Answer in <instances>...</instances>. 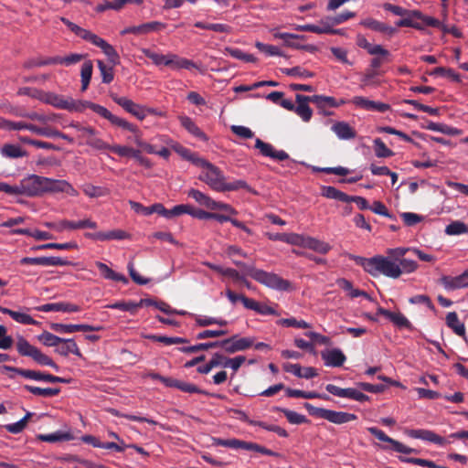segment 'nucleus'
I'll use <instances>...</instances> for the list:
<instances>
[{"instance_id":"40","label":"nucleus","mask_w":468,"mask_h":468,"mask_svg":"<svg viewBox=\"0 0 468 468\" xmlns=\"http://www.w3.org/2000/svg\"><path fill=\"white\" fill-rule=\"evenodd\" d=\"M95 265L99 269L101 275L104 279L115 281V282H122L123 283L128 282V280L124 275L115 272L113 270H112L110 267H108L105 263H102L101 261H96Z\"/></svg>"},{"instance_id":"35","label":"nucleus","mask_w":468,"mask_h":468,"mask_svg":"<svg viewBox=\"0 0 468 468\" xmlns=\"http://www.w3.org/2000/svg\"><path fill=\"white\" fill-rule=\"evenodd\" d=\"M167 67H170L172 69H197V65L190 59L181 58L176 54H168V64Z\"/></svg>"},{"instance_id":"31","label":"nucleus","mask_w":468,"mask_h":468,"mask_svg":"<svg viewBox=\"0 0 468 468\" xmlns=\"http://www.w3.org/2000/svg\"><path fill=\"white\" fill-rule=\"evenodd\" d=\"M356 44L358 47L366 49L370 55H381L382 57H388L390 55L389 51L381 45L370 44L362 35L357 36Z\"/></svg>"},{"instance_id":"24","label":"nucleus","mask_w":468,"mask_h":468,"mask_svg":"<svg viewBox=\"0 0 468 468\" xmlns=\"http://www.w3.org/2000/svg\"><path fill=\"white\" fill-rule=\"evenodd\" d=\"M85 237L87 239H90L93 240L105 241V240H112V239H117V240L125 239H128L130 237V235L127 232H125L124 230L113 229V230H110L107 232L99 231V232H95V233H85Z\"/></svg>"},{"instance_id":"4","label":"nucleus","mask_w":468,"mask_h":468,"mask_svg":"<svg viewBox=\"0 0 468 468\" xmlns=\"http://www.w3.org/2000/svg\"><path fill=\"white\" fill-rule=\"evenodd\" d=\"M80 105H79L80 111L77 112H82L85 109H90L92 112L101 116L102 118L108 120L112 124L121 127L124 130H127L132 133H137L138 128L136 125L127 122L126 120L120 118L114 114H112L108 109L100 104L89 101H80Z\"/></svg>"},{"instance_id":"16","label":"nucleus","mask_w":468,"mask_h":468,"mask_svg":"<svg viewBox=\"0 0 468 468\" xmlns=\"http://www.w3.org/2000/svg\"><path fill=\"white\" fill-rule=\"evenodd\" d=\"M405 433L413 439H420L439 446H444L450 441L431 430L418 429V430H406Z\"/></svg>"},{"instance_id":"27","label":"nucleus","mask_w":468,"mask_h":468,"mask_svg":"<svg viewBox=\"0 0 468 468\" xmlns=\"http://www.w3.org/2000/svg\"><path fill=\"white\" fill-rule=\"evenodd\" d=\"M179 122L189 133L200 141L207 142L208 140L206 133L196 124V122L186 115L178 117Z\"/></svg>"},{"instance_id":"29","label":"nucleus","mask_w":468,"mask_h":468,"mask_svg":"<svg viewBox=\"0 0 468 468\" xmlns=\"http://www.w3.org/2000/svg\"><path fill=\"white\" fill-rule=\"evenodd\" d=\"M5 369L7 371H12L17 375L24 377L25 378L33 379L37 381H46L48 382V373H44L40 371H35L30 369H24L20 367H8L5 366Z\"/></svg>"},{"instance_id":"13","label":"nucleus","mask_w":468,"mask_h":468,"mask_svg":"<svg viewBox=\"0 0 468 468\" xmlns=\"http://www.w3.org/2000/svg\"><path fill=\"white\" fill-rule=\"evenodd\" d=\"M325 389L327 392L336 397L347 398L358 402L369 400V397L367 395L354 388H342L334 384H327L325 386Z\"/></svg>"},{"instance_id":"48","label":"nucleus","mask_w":468,"mask_h":468,"mask_svg":"<svg viewBox=\"0 0 468 468\" xmlns=\"http://www.w3.org/2000/svg\"><path fill=\"white\" fill-rule=\"evenodd\" d=\"M24 388L36 396L45 398L58 396L60 393V388H39L25 385Z\"/></svg>"},{"instance_id":"11","label":"nucleus","mask_w":468,"mask_h":468,"mask_svg":"<svg viewBox=\"0 0 468 468\" xmlns=\"http://www.w3.org/2000/svg\"><path fill=\"white\" fill-rule=\"evenodd\" d=\"M98 130L90 125H87V128L82 130V133L77 135V138L80 144H85L96 150H107L110 144L98 137Z\"/></svg>"},{"instance_id":"53","label":"nucleus","mask_w":468,"mask_h":468,"mask_svg":"<svg viewBox=\"0 0 468 468\" xmlns=\"http://www.w3.org/2000/svg\"><path fill=\"white\" fill-rule=\"evenodd\" d=\"M3 314L10 315L16 322L22 324L34 325V324H37V322L36 320H34L30 315L24 314V313H20V312H16V311L8 309V310H3Z\"/></svg>"},{"instance_id":"39","label":"nucleus","mask_w":468,"mask_h":468,"mask_svg":"<svg viewBox=\"0 0 468 468\" xmlns=\"http://www.w3.org/2000/svg\"><path fill=\"white\" fill-rule=\"evenodd\" d=\"M56 352L58 353L60 356H68L69 354H73L77 356H81L80 350L74 341V339L64 338V341L58 345V346L56 348Z\"/></svg>"},{"instance_id":"14","label":"nucleus","mask_w":468,"mask_h":468,"mask_svg":"<svg viewBox=\"0 0 468 468\" xmlns=\"http://www.w3.org/2000/svg\"><path fill=\"white\" fill-rule=\"evenodd\" d=\"M21 266L36 265V266H68L70 262L60 257H24L19 262Z\"/></svg>"},{"instance_id":"3","label":"nucleus","mask_w":468,"mask_h":468,"mask_svg":"<svg viewBox=\"0 0 468 468\" xmlns=\"http://www.w3.org/2000/svg\"><path fill=\"white\" fill-rule=\"evenodd\" d=\"M197 165L203 168L199 180L206 183L212 190L224 192L226 176L223 172L215 165L204 160H197Z\"/></svg>"},{"instance_id":"59","label":"nucleus","mask_w":468,"mask_h":468,"mask_svg":"<svg viewBox=\"0 0 468 468\" xmlns=\"http://www.w3.org/2000/svg\"><path fill=\"white\" fill-rule=\"evenodd\" d=\"M216 347H218V341L200 343V344H197L195 346H184V347L178 348V350L183 353H196L198 351L208 350V349L216 348Z\"/></svg>"},{"instance_id":"25","label":"nucleus","mask_w":468,"mask_h":468,"mask_svg":"<svg viewBox=\"0 0 468 468\" xmlns=\"http://www.w3.org/2000/svg\"><path fill=\"white\" fill-rule=\"evenodd\" d=\"M55 108L67 110L69 112H76L80 111L79 105H80V101H76L69 97H64L62 95H58L54 93L50 104Z\"/></svg>"},{"instance_id":"32","label":"nucleus","mask_w":468,"mask_h":468,"mask_svg":"<svg viewBox=\"0 0 468 468\" xmlns=\"http://www.w3.org/2000/svg\"><path fill=\"white\" fill-rule=\"evenodd\" d=\"M60 228H58V231H62L65 229H97L98 225L95 221L90 218H85L79 221L62 220L60 221Z\"/></svg>"},{"instance_id":"10","label":"nucleus","mask_w":468,"mask_h":468,"mask_svg":"<svg viewBox=\"0 0 468 468\" xmlns=\"http://www.w3.org/2000/svg\"><path fill=\"white\" fill-rule=\"evenodd\" d=\"M111 99L119 106H121L124 111L131 113L137 119L143 121L147 113H152L153 110L145 108L140 104L135 103L132 100L127 97L119 96L116 93L112 92L110 94Z\"/></svg>"},{"instance_id":"20","label":"nucleus","mask_w":468,"mask_h":468,"mask_svg":"<svg viewBox=\"0 0 468 468\" xmlns=\"http://www.w3.org/2000/svg\"><path fill=\"white\" fill-rule=\"evenodd\" d=\"M378 314L384 315L386 318H388L390 322H392L397 327L399 328H406L410 331L413 330V325L410 322V320L401 313L398 312H391L389 310H387L383 307H379L378 309Z\"/></svg>"},{"instance_id":"49","label":"nucleus","mask_w":468,"mask_h":468,"mask_svg":"<svg viewBox=\"0 0 468 468\" xmlns=\"http://www.w3.org/2000/svg\"><path fill=\"white\" fill-rule=\"evenodd\" d=\"M187 196L193 199H195L196 202H197L199 205L206 207L207 208L211 210L212 205H214V199H212L209 196L204 194L203 192L197 190V189H190L187 192Z\"/></svg>"},{"instance_id":"44","label":"nucleus","mask_w":468,"mask_h":468,"mask_svg":"<svg viewBox=\"0 0 468 468\" xmlns=\"http://www.w3.org/2000/svg\"><path fill=\"white\" fill-rule=\"evenodd\" d=\"M165 25L159 21H151L139 26H134L135 35H146L164 29Z\"/></svg>"},{"instance_id":"62","label":"nucleus","mask_w":468,"mask_h":468,"mask_svg":"<svg viewBox=\"0 0 468 468\" xmlns=\"http://www.w3.org/2000/svg\"><path fill=\"white\" fill-rule=\"evenodd\" d=\"M107 307L110 308V309H118V310L129 312L132 314H134L136 313L137 309H138L137 303L132 302V301H129V302H124V301L116 302V303L109 304Z\"/></svg>"},{"instance_id":"41","label":"nucleus","mask_w":468,"mask_h":468,"mask_svg":"<svg viewBox=\"0 0 468 468\" xmlns=\"http://www.w3.org/2000/svg\"><path fill=\"white\" fill-rule=\"evenodd\" d=\"M415 12L418 13L419 16H411L410 14H406V16H402L401 19L396 22V26L399 27H413L419 30L422 29V25L415 22V19L420 20V17H423V14L419 10H415Z\"/></svg>"},{"instance_id":"38","label":"nucleus","mask_w":468,"mask_h":468,"mask_svg":"<svg viewBox=\"0 0 468 468\" xmlns=\"http://www.w3.org/2000/svg\"><path fill=\"white\" fill-rule=\"evenodd\" d=\"M0 153L2 156L10 159H16L27 156V152L24 150L20 145L12 144H5L1 147Z\"/></svg>"},{"instance_id":"28","label":"nucleus","mask_w":468,"mask_h":468,"mask_svg":"<svg viewBox=\"0 0 468 468\" xmlns=\"http://www.w3.org/2000/svg\"><path fill=\"white\" fill-rule=\"evenodd\" d=\"M441 283L447 290H455L460 288H464L468 286V271H465L459 276L451 277V276H442Z\"/></svg>"},{"instance_id":"63","label":"nucleus","mask_w":468,"mask_h":468,"mask_svg":"<svg viewBox=\"0 0 468 468\" xmlns=\"http://www.w3.org/2000/svg\"><path fill=\"white\" fill-rule=\"evenodd\" d=\"M282 73L288 76L299 77L301 79H308L314 76V74L300 66H296L290 69H282Z\"/></svg>"},{"instance_id":"60","label":"nucleus","mask_w":468,"mask_h":468,"mask_svg":"<svg viewBox=\"0 0 468 468\" xmlns=\"http://www.w3.org/2000/svg\"><path fill=\"white\" fill-rule=\"evenodd\" d=\"M374 150L376 156L378 158H387L394 155V153L386 146L380 138L374 140Z\"/></svg>"},{"instance_id":"26","label":"nucleus","mask_w":468,"mask_h":468,"mask_svg":"<svg viewBox=\"0 0 468 468\" xmlns=\"http://www.w3.org/2000/svg\"><path fill=\"white\" fill-rule=\"evenodd\" d=\"M40 312H63V313H76L80 311L79 305L67 303V302H59V303H46L36 308Z\"/></svg>"},{"instance_id":"64","label":"nucleus","mask_w":468,"mask_h":468,"mask_svg":"<svg viewBox=\"0 0 468 468\" xmlns=\"http://www.w3.org/2000/svg\"><path fill=\"white\" fill-rule=\"evenodd\" d=\"M97 64L101 75L102 82L111 83L114 78L112 68L105 65L102 60H97Z\"/></svg>"},{"instance_id":"8","label":"nucleus","mask_w":468,"mask_h":468,"mask_svg":"<svg viewBox=\"0 0 468 468\" xmlns=\"http://www.w3.org/2000/svg\"><path fill=\"white\" fill-rule=\"evenodd\" d=\"M367 430L369 433H371L380 441L388 443L387 445H379V447L384 451L392 450L396 452L404 454L419 453L418 450L408 447L401 443L400 441L392 439L391 437L388 436L383 431L378 429L377 427H368L367 428Z\"/></svg>"},{"instance_id":"57","label":"nucleus","mask_w":468,"mask_h":468,"mask_svg":"<svg viewBox=\"0 0 468 468\" xmlns=\"http://www.w3.org/2000/svg\"><path fill=\"white\" fill-rule=\"evenodd\" d=\"M39 342H41L46 346H55L56 348L58 346L64 338L58 337L48 331H44L41 335L37 336Z\"/></svg>"},{"instance_id":"17","label":"nucleus","mask_w":468,"mask_h":468,"mask_svg":"<svg viewBox=\"0 0 468 468\" xmlns=\"http://www.w3.org/2000/svg\"><path fill=\"white\" fill-rule=\"evenodd\" d=\"M45 193H67L71 197L78 195L74 187L66 180L48 177H45L44 194Z\"/></svg>"},{"instance_id":"36","label":"nucleus","mask_w":468,"mask_h":468,"mask_svg":"<svg viewBox=\"0 0 468 468\" xmlns=\"http://www.w3.org/2000/svg\"><path fill=\"white\" fill-rule=\"evenodd\" d=\"M244 307L249 310H253L262 315H277L275 309L272 307L261 303L253 299H244Z\"/></svg>"},{"instance_id":"61","label":"nucleus","mask_w":468,"mask_h":468,"mask_svg":"<svg viewBox=\"0 0 468 468\" xmlns=\"http://www.w3.org/2000/svg\"><path fill=\"white\" fill-rule=\"evenodd\" d=\"M119 156L122 157H133L134 158L135 154L133 153H139V150L133 149L130 146H124L120 144L115 145H110V147L107 149Z\"/></svg>"},{"instance_id":"37","label":"nucleus","mask_w":468,"mask_h":468,"mask_svg":"<svg viewBox=\"0 0 468 468\" xmlns=\"http://www.w3.org/2000/svg\"><path fill=\"white\" fill-rule=\"evenodd\" d=\"M74 437L69 431H58L50 434H37V440L50 443L58 441H68L73 440Z\"/></svg>"},{"instance_id":"58","label":"nucleus","mask_w":468,"mask_h":468,"mask_svg":"<svg viewBox=\"0 0 468 468\" xmlns=\"http://www.w3.org/2000/svg\"><path fill=\"white\" fill-rule=\"evenodd\" d=\"M142 52L146 58H150L153 61V63L156 66H167L168 64V55L159 54L149 48H143Z\"/></svg>"},{"instance_id":"18","label":"nucleus","mask_w":468,"mask_h":468,"mask_svg":"<svg viewBox=\"0 0 468 468\" xmlns=\"http://www.w3.org/2000/svg\"><path fill=\"white\" fill-rule=\"evenodd\" d=\"M50 329L59 334H71L75 332H98L103 329L102 326L90 324H64L58 323L50 324Z\"/></svg>"},{"instance_id":"34","label":"nucleus","mask_w":468,"mask_h":468,"mask_svg":"<svg viewBox=\"0 0 468 468\" xmlns=\"http://www.w3.org/2000/svg\"><path fill=\"white\" fill-rule=\"evenodd\" d=\"M332 131L341 140H350L356 136V131L346 122H337L332 126Z\"/></svg>"},{"instance_id":"43","label":"nucleus","mask_w":468,"mask_h":468,"mask_svg":"<svg viewBox=\"0 0 468 468\" xmlns=\"http://www.w3.org/2000/svg\"><path fill=\"white\" fill-rule=\"evenodd\" d=\"M93 72V63L91 60H86L81 65L80 69V81H81V91H85L90 82Z\"/></svg>"},{"instance_id":"7","label":"nucleus","mask_w":468,"mask_h":468,"mask_svg":"<svg viewBox=\"0 0 468 468\" xmlns=\"http://www.w3.org/2000/svg\"><path fill=\"white\" fill-rule=\"evenodd\" d=\"M213 445L216 446H223L231 449H243L247 451H254L264 455L268 456H280V453L273 452L264 446H261L255 442L241 441L239 439H221V438H213Z\"/></svg>"},{"instance_id":"1","label":"nucleus","mask_w":468,"mask_h":468,"mask_svg":"<svg viewBox=\"0 0 468 468\" xmlns=\"http://www.w3.org/2000/svg\"><path fill=\"white\" fill-rule=\"evenodd\" d=\"M348 258L373 277L384 275L388 278L398 279L402 274V270L398 265L397 260L388 254L386 257L377 255L372 258L348 254Z\"/></svg>"},{"instance_id":"12","label":"nucleus","mask_w":468,"mask_h":468,"mask_svg":"<svg viewBox=\"0 0 468 468\" xmlns=\"http://www.w3.org/2000/svg\"><path fill=\"white\" fill-rule=\"evenodd\" d=\"M409 251H410V248L402 247L388 249L387 251V254L397 260L398 265H399L400 270H402V273L413 272L418 268V263L415 261L404 258V255Z\"/></svg>"},{"instance_id":"2","label":"nucleus","mask_w":468,"mask_h":468,"mask_svg":"<svg viewBox=\"0 0 468 468\" xmlns=\"http://www.w3.org/2000/svg\"><path fill=\"white\" fill-rule=\"evenodd\" d=\"M45 177L30 175L23 178L18 185L10 186L0 182V192L9 195H24L27 197H38L44 194Z\"/></svg>"},{"instance_id":"42","label":"nucleus","mask_w":468,"mask_h":468,"mask_svg":"<svg viewBox=\"0 0 468 468\" xmlns=\"http://www.w3.org/2000/svg\"><path fill=\"white\" fill-rule=\"evenodd\" d=\"M446 324L459 336H465V326L460 322L455 312H451L446 315Z\"/></svg>"},{"instance_id":"51","label":"nucleus","mask_w":468,"mask_h":468,"mask_svg":"<svg viewBox=\"0 0 468 468\" xmlns=\"http://www.w3.org/2000/svg\"><path fill=\"white\" fill-rule=\"evenodd\" d=\"M427 129L434 132H440L441 133L447 135H459L461 134V130L452 127L443 123H437L433 122H429L427 125Z\"/></svg>"},{"instance_id":"50","label":"nucleus","mask_w":468,"mask_h":468,"mask_svg":"<svg viewBox=\"0 0 468 468\" xmlns=\"http://www.w3.org/2000/svg\"><path fill=\"white\" fill-rule=\"evenodd\" d=\"M72 250V249H78V244L74 241L71 242H66V243H46L41 245H37L32 247L31 250Z\"/></svg>"},{"instance_id":"47","label":"nucleus","mask_w":468,"mask_h":468,"mask_svg":"<svg viewBox=\"0 0 468 468\" xmlns=\"http://www.w3.org/2000/svg\"><path fill=\"white\" fill-rule=\"evenodd\" d=\"M304 248L322 254H326L331 250V246L328 243L309 236L306 237Z\"/></svg>"},{"instance_id":"30","label":"nucleus","mask_w":468,"mask_h":468,"mask_svg":"<svg viewBox=\"0 0 468 468\" xmlns=\"http://www.w3.org/2000/svg\"><path fill=\"white\" fill-rule=\"evenodd\" d=\"M360 24L373 31L380 32L388 36H392L397 32L395 27H389L387 24L371 17L362 20Z\"/></svg>"},{"instance_id":"55","label":"nucleus","mask_w":468,"mask_h":468,"mask_svg":"<svg viewBox=\"0 0 468 468\" xmlns=\"http://www.w3.org/2000/svg\"><path fill=\"white\" fill-rule=\"evenodd\" d=\"M322 195L330 199H335L345 203H348V195L336 189L334 186H324Z\"/></svg>"},{"instance_id":"15","label":"nucleus","mask_w":468,"mask_h":468,"mask_svg":"<svg viewBox=\"0 0 468 468\" xmlns=\"http://www.w3.org/2000/svg\"><path fill=\"white\" fill-rule=\"evenodd\" d=\"M85 40L100 48L102 50V52L108 57L110 62H112L113 65L119 63L120 57L117 51L111 44L106 42L103 38L100 37L99 36L90 31L85 38Z\"/></svg>"},{"instance_id":"52","label":"nucleus","mask_w":468,"mask_h":468,"mask_svg":"<svg viewBox=\"0 0 468 468\" xmlns=\"http://www.w3.org/2000/svg\"><path fill=\"white\" fill-rule=\"evenodd\" d=\"M313 103H314L319 109H324L325 107L337 108L340 103L334 97L324 95H313Z\"/></svg>"},{"instance_id":"21","label":"nucleus","mask_w":468,"mask_h":468,"mask_svg":"<svg viewBox=\"0 0 468 468\" xmlns=\"http://www.w3.org/2000/svg\"><path fill=\"white\" fill-rule=\"evenodd\" d=\"M352 103L356 107L362 108L367 111H375L378 112H385L390 109L389 104L370 101L362 96H356L352 99Z\"/></svg>"},{"instance_id":"6","label":"nucleus","mask_w":468,"mask_h":468,"mask_svg":"<svg viewBox=\"0 0 468 468\" xmlns=\"http://www.w3.org/2000/svg\"><path fill=\"white\" fill-rule=\"evenodd\" d=\"M16 350L22 356L31 357L40 366H48L58 370V366L47 355L42 353L37 347L32 346L26 338L20 336L16 343Z\"/></svg>"},{"instance_id":"9","label":"nucleus","mask_w":468,"mask_h":468,"mask_svg":"<svg viewBox=\"0 0 468 468\" xmlns=\"http://www.w3.org/2000/svg\"><path fill=\"white\" fill-rule=\"evenodd\" d=\"M253 280L266 287L277 291H288L291 287L289 281L282 279L278 274L260 270L253 275Z\"/></svg>"},{"instance_id":"22","label":"nucleus","mask_w":468,"mask_h":468,"mask_svg":"<svg viewBox=\"0 0 468 468\" xmlns=\"http://www.w3.org/2000/svg\"><path fill=\"white\" fill-rule=\"evenodd\" d=\"M321 356L326 367H342L346 360V356L339 348L323 351Z\"/></svg>"},{"instance_id":"46","label":"nucleus","mask_w":468,"mask_h":468,"mask_svg":"<svg viewBox=\"0 0 468 468\" xmlns=\"http://www.w3.org/2000/svg\"><path fill=\"white\" fill-rule=\"evenodd\" d=\"M273 410L282 412L286 419L288 420V421L292 424H303L307 423L309 421L304 415H302L293 410H290L288 409L274 407Z\"/></svg>"},{"instance_id":"56","label":"nucleus","mask_w":468,"mask_h":468,"mask_svg":"<svg viewBox=\"0 0 468 468\" xmlns=\"http://www.w3.org/2000/svg\"><path fill=\"white\" fill-rule=\"evenodd\" d=\"M33 413L27 412L20 420L7 424L5 426V430L13 434L20 433L27 426L29 419L32 417Z\"/></svg>"},{"instance_id":"5","label":"nucleus","mask_w":468,"mask_h":468,"mask_svg":"<svg viewBox=\"0 0 468 468\" xmlns=\"http://www.w3.org/2000/svg\"><path fill=\"white\" fill-rule=\"evenodd\" d=\"M304 408L307 410L308 413L311 416L326 420L329 422L337 425L347 423L357 419V416L356 414L345 411H335L324 408H318L313 406L308 402L304 403Z\"/></svg>"},{"instance_id":"54","label":"nucleus","mask_w":468,"mask_h":468,"mask_svg":"<svg viewBox=\"0 0 468 468\" xmlns=\"http://www.w3.org/2000/svg\"><path fill=\"white\" fill-rule=\"evenodd\" d=\"M445 233L449 236L467 234L468 226L460 220H455L446 226Z\"/></svg>"},{"instance_id":"45","label":"nucleus","mask_w":468,"mask_h":468,"mask_svg":"<svg viewBox=\"0 0 468 468\" xmlns=\"http://www.w3.org/2000/svg\"><path fill=\"white\" fill-rule=\"evenodd\" d=\"M223 53L225 55H229L234 58H237V59H239V60H242L245 62L254 63L257 61V58L252 54L245 53L241 49L237 48L226 47L223 50Z\"/></svg>"},{"instance_id":"23","label":"nucleus","mask_w":468,"mask_h":468,"mask_svg":"<svg viewBox=\"0 0 468 468\" xmlns=\"http://www.w3.org/2000/svg\"><path fill=\"white\" fill-rule=\"evenodd\" d=\"M295 99L298 105L295 106L293 112H295L303 122H309L312 118L313 112L309 107L308 102H313V97L296 94Z\"/></svg>"},{"instance_id":"19","label":"nucleus","mask_w":468,"mask_h":468,"mask_svg":"<svg viewBox=\"0 0 468 468\" xmlns=\"http://www.w3.org/2000/svg\"><path fill=\"white\" fill-rule=\"evenodd\" d=\"M255 148L259 149L263 156L271 157L279 161H284L289 158V154L283 150H275L274 147L268 143L263 142L260 138L255 141Z\"/></svg>"},{"instance_id":"33","label":"nucleus","mask_w":468,"mask_h":468,"mask_svg":"<svg viewBox=\"0 0 468 468\" xmlns=\"http://www.w3.org/2000/svg\"><path fill=\"white\" fill-rule=\"evenodd\" d=\"M166 382H168L169 384L168 388H176L181 390L182 392L204 394L207 396L209 395L208 392L199 388L197 386L186 381L178 380L172 378L171 380H166Z\"/></svg>"}]
</instances>
